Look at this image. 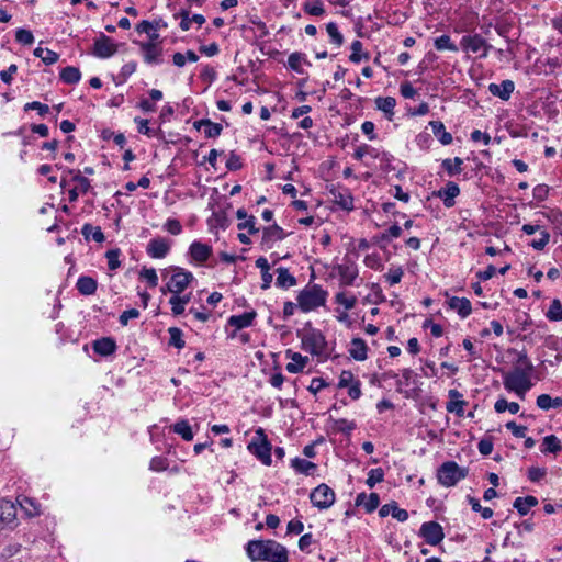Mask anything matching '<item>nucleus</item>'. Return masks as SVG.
I'll return each mask as SVG.
<instances>
[{"instance_id":"obj_60","label":"nucleus","mask_w":562,"mask_h":562,"mask_svg":"<svg viewBox=\"0 0 562 562\" xmlns=\"http://www.w3.org/2000/svg\"><path fill=\"white\" fill-rule=\"evenodd\" d=\"M15 40L22 45H32L34 43V36L32 32L25 29L16 30Z\"/></svg>"},{"instance_id":"obj_18","label":"nucleus","mask_w":562,"mask_h":562,"mask_svg":"<svg viewBox=\"0 0 562 562\" xmlns=\"http://www.w3.org/2000/svg\"><path fill=\"white\" fill-rule=\"evenodd\" d=\"M145 63L149 65H160L162 63V48L156 42L140 43Z\"/></svg>"},{"instance_id":"obj_59","label":"nucleus","mask_w":562,"mask_h":562,"mask_svg":"<svg viewBox=\"0 0 562 562\" xmlns=\"http://www.w3.org/2000/svg\"><path fill=\"white\" fill-rule=\"evenodd\" d=\"M401 235H402V228L398 225L394 224L391 227H389L385 232H383L380 235L379 239L381 241L389 243L392 239L400 237Z\"/></svg>"},{"instance_id":"obj_30","label":"nucleus","mask_w":562,"mask_h":562,"mask_svg":"<svg viewBox=\"0 0 562 562\" xmlns=\"http://www.w3.org/2000/svg\"><path fill=\"white\" fill-rule=\"evenodd\" d=\"M276 285L280 289H290L296 284V279L289 272L288 268L279 267L276 270Z\"/></svg>"},{"instance_id":"obj_45","label":"nucleus","mask_w":562,"mask_h":562,"mask_svg":"<svg viewBox=\"0 0 562 562\" xmlns=\"http://www.w3.org/2000/svg\"><path fill=\"white\" fill-rule=\"evenodd\" d=\"M434 46L437 50L457 52L459 49L458 46L451 42L450 36L446 34L437 37L434 42Z\"/></svg>"},{"instance_id":"obj_54","label":"nucleus","mask_w":562,"mask_h":562,"mask_svg":"<svg viewBox=\"0 0 562 562\" xmlns=\"http://www.w3.org/2000/svg\"><path fill=\"white\" fill-rule=\"evenodd\" d=\"M335 428L339 432L350 435L357 428V424L353 420L340 418L335 422Z\"/></svg>"},{"instance_id":"obj_8","label":"nucleus","mask_w":562,"mask_h":562,"mask_svg":"<svg viewBox=\"0 0 562 562\" xmlns=\"http://www.w3.org/2000/svg\"><path fill=\"white\" fill-rule=\"evenodd\" d=\"M333 270L339 277L340 286H351L359 276L357 263L348 256L344 257L341 263L334 266Z\"/></svg>"},{"instance_id":"obj_40","label":"nucleus","mask_w":562,"mask_h":562,"mask_svg":"<svg viewBox=\"0 0 562 562\" xmlns=\"http://www.w3.org/2000/svg\"><path fill=\"white\" fill-rule=\"evenodd\" d=\"M562 450L561 441L554 435H549L543 438L541 451L543 453H557Z\"/></svg>"},{"instance_id":"obj_12","label":"nucleus","mask_w":562,"mask_h":562,"mask_svg":"<svg viewBox=\"0 0 562 562\" xmlns=\"http://www.w3.org/2000/svg\"><path fill=\"white\" fill-rule=\"evenodd\" d=\"M286 237V233L278 224L270 225L262 229L261 247L266 250L271 249L277 241Z\"/></svg>"},{"instance_id":"obj_33","label":"nucleus","mask_w":562,"mask_h":562,"mask_svg":"<svg viewBox=\"0 0 562 562\" xmlns=\"http://www.w3.org/2000/svg\"><path fill=\"white\" fill-rule=\"evenodd\" d=\"M429 126L431 127L434 135L442 145H450L452 143V135L446 131L441 121H430Z\"/></svg>"},{"instance_id":"obj_25","label":"nucleus","mask_w":562,"mask_h":562,"mask_svg":"<svg viewBox=\"0 0 562 562\" xmlns=\"http://www.w3.org/2000/svg\"><path fill=\"white\" fill-rule=\"evenodd\" d=\"M286 357L291 359V362L285 367L286 371L290 373L302 372L308 363V358L306 356H302L301 353L292 350H286Z\"/></svg>"},{"instance_id":"obj_37","label":"nucleus","mask_w":562,"mask_h":562,"mask_svg":"<svg viewBox=\"0 0 562 562\" xmlns=\"http://www.w3.org/2000/svg\"><path fill=\"white\" fill-rule=\"evenodd\" d=\"M463 159L460 157L446 158L441 162L442 169L447 172L449 177H456L460 175L462 171Z\"/></svg>"},{"instance_id":"obj_51","label":"nucleus","mask_w":562,"mask_h":562,"mask_svg":"<svg viewBox=\"0 0 562 562\" xmlns=\"http://www.w3.org/2000/svg\"><path fill=\"white\" fill-rule=\"evenodd\" d=\"M135 122L138 125V132L140 134H144V135H146L148 137H160L161 136V131L160 130H153V128H150L148 126V121L147 120L136 117Z\"/></svg>"},{"instance_id":"obj_32","label":"nucleus","mask_w":562,"mask_h":562,"mask_svg":"<svg viewBox=\"0 0 562 562\" xmlns=\"http://www.w3.org/2000/svg\"><path fill=\"white\" fill-rule=\"evenodd\" d=\"M194 127L198 128V130L204 127V135L207 138H215V137L220 136L221 133H222V130H223L221 124L213 123V122H211L210 120H206V119H203V120H200V121H195L194 122Z\"/></svg>"},{"instance_id":"obj_61","label":"nucleus","mask_w":562,"mask_h":562,"mask_svg":"<svg viewBox=\"0 0 562 562\" xmlns=\"http://www.w3.org/2000/svg\"><path fill=\"white\" fill-rule=\"evenodd\" d=\"M140 278L145 279L150 288L158 285V276L154 268H144L140 271Z\"/></svg>"},{"instance_id":"obj_41","label":"nucleus","mask_w":562,"mask_h":562,"mask_svg":"<svg viewBox=\"0 0 562 562\" xmlns=\"http://www.w3.org/2000/svg\"><path fill=\"white\" fill-rule=\"evenodd\" d=\"M90 188L89 180L81 176L72 177V201Z\"/></svg>"},{"instance_id":"obj_29","label":"nucleus","mask_w":562,"mask_h":562,"mask_svg":"<svg viewBox=\"0 0 562 562\" xmlns=\"http://www.w3.org/2000/svg\"><path fill=\"white\" fill-rule=\"evenodd\" d=\"M380 504V497L376 493H371L367 495L366 493H360L356 497V505L363 506L367 513L374 512Z\"/></svg>"},{"instance_id":"obj_22","label":"nucleus","mask_w":562,"mask_h":562,"mask_svg":"<svg viewBox=\"0 0 562 562\" xmlns=\"http://www.w3.org/2000/svg\"><path fill=\"white\" fill-rule=\"evenodd\" d=\"M514 89L515 83L509 79L503 80L501 83H490L488 86V91L504 101L510 98Z\"/></svg>"},{"instance_id":"obj_62","label":"nucleus","mask_w":562,"mask_h":562,"mask_svg":"<svg viewBox=\"0 0 562 562\" xmlns=\"http://www.w3.org/2000/svg\"><path fill=\"white\" fill-rule=\"evenodd\" d=\"M173 16H175V19H178V18L181 19L179 26H180V29L182 31H189L190 30L191 24H192V20L190 18V11L189 10L182 9V10H180L179 13H176Z\"/></svg>"},{"instance_id":"obj_20","label":"nucleus","mask_w":562,"mask_h":562,"mask_svg":"<svg viewBox=\"0 0 562 562\" xmlns=\"http://www.w3.org/2000/svg\"><path fill=\"white\" fill-rule=\"evenodd\" d=\"M459 194H460V188L453 181L447 182L446 186L443 188H441L437 193V195L442 200L443 205L446 207H452L456 204L454 199Z\"/></svg>"},{"instance_id":"obj_14","label":"nucleus","mask_w":562,"mask_h":562,"mask_svg":"<svg viewBox=\"0 0 562 562\" xmlns=\"http://www.w3.org/2000/svg\"><path fill=\"white\" fill-rule=\"evenodd\" d=\"M213 249L210 245L194 240L189 247V256L196 265H204L211 257Z\"/></svg>"},{"instance_id":"obj_42","label":"nucleus","mask_w":562,"mask_h":562,"mask_svg":"<svg viewBox=\"0 0 562 562\" xmlns=\"http://www.w3.org/2000/svg\"><path fill=\"white\" fill-rule=\"evenodd\" d=\"M291 465L296 472L303 473V474H310L311 471L316 469L315 463L307 461L305 459H301V458L292 459Z\"/></svg>"},{"instance_id":"obj_27","label":"nucleus","mask_w":562,"mask_h":562,"mask_svg":"<svg viewBox=\"0 0 562 562\" xmlns=\"http://www.w3.org/2000/svg\"><path fill=\"white\" fill-rule=\"evenodd\" d=\"M451 310L456 311L461 318H467L472 313L470 300L465 297L452 296L448 301Z\"/></svg>"},{"instance_id":"obj_23","label":"nucleus","mask_w":562,"mask_h":562,"mask_svg":"<svg viewBox=\"0 0 562 562\" xmlns=\"http://www.w3.org/2000/svg\"><path fill=\"white\" fill-rule=\"evenodd\" d=\"M348 352L356 361H364L368 358L367 342L359 337L352 338L349 344Z\"/></svg>"},{"instance_id":"obj_2","label":"nucleus","mask_w":562,"mask_h":562,"mask_svg":"<svg viewBox=\"0 0 562 562\" xmlns=\"http://www.w3.org/2000/svg\"><path fill=\"white\" fill-rule=\"evenodd\" d=\"M247 557L256 561L288 562V549L276 540H249L245 547Z\"/></svg>"},{"instance_id":"obj_55","label":"nucleus","mask_w":562,"mask_h":562,"mask_svg":"<svg viewBox=\"0 0 562 562\" xmlns=\"http://www.w3.org/2000/svg\"><path fill=\"white\" fill-rule=\"evenodd\" d=\"M169 467V461L167 458L162 456H156L151 458L149 462V470L154 472H161L167 470Z\"/></svg>"},{"instance_id":"obj_1","label":"nucleus","mask_w":562,"mask_h":562,"mask_svg":"<svg viewBox=\"0 0 562 562\" xmlns=\"http://www.w3.org/2000/svg\"><path fill=\"white\" fill-rule=\"evenodd\" d=\"M533 364L525 351L518 353L516 363L512 371L503 374V384L505 390L514 392L521 400L532 387L531 374Z\"/></svg>"},{"instance_id":"obj_50","label":"nucleus","mask_w":562,"mask_h":562,"mask_svg":"<svg viewBox=\"0 0 562 562\" xmlns=\"http://www.w3.org/2000/svg\"><path fill=\"white\" fill-rule=\"evenodd\" d=\"M34 55L41 58L46 65H52L58 59V55L48 48L37 47L34 50Z\"/></svg>"},{"instance_id":"obj_38","label":"nucleus","mask_w":562,"mask_h":562,"mask_svg":"<svg viewBox=\"0 0 562 562\" xmlns=\"http://www.w3.org/2000/svg\"><path fill=\"white\" fill-rule=\"evenodd\" d=\"M375 105L378 110L391 116L394 114L396 100L393 97H379L375 99Z\"/></svg>"},{"instance_id":"obj_49","label":"nucleus","mask_w":562,"mask_h":562,"mask_svg":"<svg viewBox=\"0 0 562 562\" xmlns=\"http://www.w3.org/2000/svg\"><path fill=\"white\" fill-rule=\"evenodd\" d=\"M19 504H20L21 508L30 517H33V516H36L40 514V505L35 501H33L29 497H23L21 501H19Z\"/></svg>"},{"instance_id":"obj_56","label":"nucleus","mask_w":562,"mask_h":562,"mask_svg":"<svg viewBox=\"0 0 562 562\" xmlns=\"http://www.w3.org/2000/svg\"><path fill=\"white\" fill-rule=\"evenodd\" d=\"M384 479V471L381 468L371 469L368 473L366 481L367 485L372 488L376 483L382 482Z\"/></svg>"},{"instance_id":"obj_47","label":"nucleus","mask_w":562,"mask_h":562,"mask_svg":"<svg viewBox=\"0 0 562 562\" xmlns=\"http://www.w3.org/2000/svg\"><path fill=\"white\" fill-rule=\"evenodd\" d=\"M467 498L472 507V510L480 513L483 519H490L493 516V509L490 507H482L477 498L470 495Z\"/></svg>"},{"instance_id":"obj_39","label":"nucleus","mask_w":562,"mask_h":562,"mask_svg":"<svg viewBox=\"0 0 562 562\" xmlns=\"http://www.w3.org/2000/svg\"><path fill=\"white\" fill-rule=\"evenodd\" d=\"M135 29L139 34H147L150 38L149 42H155L159 37V34L157 33V24H154L147 20L140 21Z\"/></svg>"},{"instance_id":"obj_4","label":"nucleus","mask_w":562,"mask_h":562,"mask_svg":"<svg viewBox=\"0 0 562 562\" xmlns=\"http://www.w3.org/2000/svg\"><path fill=\"white\" fill-rule=\"evenodd\" d=\"M297 336L301 338L303 349L312 356H323L326 353V338L319 329L313 327L304 328Z\"/></svg>"},{"instance_id":"obj_53","label":"nucleus","mask_w":562,"mask_h":562,"mask_svg":"<svg viewBox=\"0 0 562 562\" xmlns=\"http://www.w3.org/2000/svg\"><path fill=\"white\" fill-rule=\"evenodd\" d=\"M121 250L119 248L110 249L105 252V258L108 260V267L110 270L114 271L121 266L120 261Z\"/></svg>"},{"instance_id":"obj_9","label":"nucleus","mask_w":562,"mask_h":562,"mask_svg":"<svg viewBox=\"0 0 562 562\" xmlns=\"http://www.w3.org/2000/svg\"><path fill=\"white\" fill-rule=\"evenodd\" d=\"M335 498V492L324 483L315 487L310 495L312 504L321 510L329 508Z\"/></svg>"},{"instance_id":"obj_43","label":"nucleus","mask_w":562,"mask_h":562,"mask_svg":"<svg viewBox=\"0 0 562 562\" xmlns=\"http://www.w3.org/2000/svg\"><path fill=\"white\" fill-rule=\"evenodd\" d=\"M169 345L176 347L177 349H182L186 346V341L183 339V333L178 327H169Z\"/></svg>"},{"instance_id":"obj_24","label":"nucleus","mask_w":562,"mask_h":562,"mask_svg":"<svg viewBox=\"0 0 562 562\" xmlns=\"http://www.w3.org/2000/svg\"><path fill=\"white\" fill-rule=\"evenodd\" d=\"M379 515L381 517H386V516L391 515L393 518H395L396 520H398L401 522H404L408 519L407 510L400 508L396 502H391V503L384 504L380 508Z\"/></svg>"},{"instance_id":"obj_58","label":"nucleus","mask_w":562,"mask_h":562,"mask_svg":"<svg viewBox=\"0 0 562 562\" xmlns=\"http://www.w3.org/2000/svg\"><path fill=\"white\" fill-rule=\"evenodd\" d=\"M550 241V233L546 229L540 231V237L533 239L529 245L536 250H543Z\"/></svg>"},{"instance_id":"obj_6","label":"nucleus","mask_w":562,"mask_h":562,"mask_svg":"<svg viewBox=\"0 0 562 562\" xmlns=\"http://www.w3.org/2000/svg\"><path fill=\"white\" fill-rule=\"evenodd\" d=\"M271 443L269 442L265 430L258 428L255 431V437L248 445V450L257 457L265 465L271 464Z\"/></svg>"},{"instance_id":"obj_17","label":"nucleus","mask_w":562,"mask_h":562,"mask_svg":"<svg viewBox=\"0 0 562 562\" xmlns=\"http://www.w3.org/2000/svg\"><path fill=\"white\" fill-rule=\"evenodd\" d=\"M256 316L257 313L255 311L229 316L227 319V325L234 327L235 330L229 334L228 337L234 338L236 336V330L251 326Z\"/></svg>"},{"instance_id":"obj_34","label":"nucleus","mask_w":562,"mask_h":562,"mask_svg":"<svg viewBox=\"0 0 562 562\" xmlns=\"http://www.w3.org/2000/svg\"><path fill=\"white\" fill-rule=\"evenodd\" d=\"M303 65L311 66V63L306 59V55L303 53H292L288 58V66L297 74H304Z\"/></svg>"},{"instance_id":"obj_11","label":"nucleus","mask_w":562,"mask_h":562,"mask_svg":"<svg viewBox=\"0 0 562 562\" xmlns=\"http://www.w3.org/2000/svg\"><path fill=\"white\" fill-rule=\"evenodd\" d=\"M485 45V38L477 33L463 35L460 40V48L467 54H476L481 58L482 48Z\"/></svg>"},{"instance_id":"obj_21","label":"nucleus","mask_w":562,"mask_h":562,"mask_svg":"<svg viewBox=\"0 0 562 562\" xmlns=\"http://www.w3.org/2000/svg\"><path fill=\"white\" fill-rule=\"evenodd\" d=\"M116 342L111 337H102L92 342V349L101 357H109L116 351Z\"/></svg>"},{"instance_id":"obj_16","label":"nucleus","mask_w":562,"mask_h":562,"mask_svg":"<svg viewBox=\"0 0 562 562\" xmlns=\"http://www.w3.org/2000/svg\"><path fill=\"white\" fill-rule=\"evenodd\" d=\"M117 52V45L106 35H101L94 42L93 53L100 58H109Z\"/></svg>"},{"instance_id":"obj_7","label":"nucleus","mask_w":562,"mask_h":562,"mask_svg":"<svg viewBox=\"0 0 562 562\" xmlns=\"http://www.w3.org/2000/svg\"><path fill=\"white\" fill-rule=\"evenodd\" d=\"M173 273L169 278L166 289L172 294H181L194 280L191 271L181 267H171Z\"/></svg>"},{"instance_id":"obj_63","label":"nucleus","mask_w":562,"mask_h":562,"mask_svg":"<svg viewBox=\"0 0 562 562\" xmlns=\"http://www.w3.org/2000/svg\"><path fill=\"white\" fill-rule=\"evenodd\" d=\"M416 376V373L412 369L405 368L402 370V380L398 381L397 384L411 386L412 384H415Z\"/></svg>"},{"instance_id":"obj_46","label":"nucleus","mask_w":562,"mask_h":562,"mask_svg":"<svg viewBox=\"0 0 562 562\" xmlns=\"http://www.w3.org/2000/svg\"><path fill=\"white\" fill-rule=\"evenodd\" d=\"M303 10L305 13L313 16H321L325 13L324 3L322 0L308 1L304 4Z\"/></svg>"},{"instance_id":"obj_64","label":"nucleus","mask_w":562,"mask_h":562,"mask_svg":"<svg viewBox=\"0 0 562 562\" xmlns=\"http://www.w3.org/2000/svg\"><path fill=\"white\" fill-rule=\"evenodd\" d=\"M356 381H357V379L355 378V375L351 371L344 370L339 376L338 387L346 389Z\"/></svg>"},{"instance_id":"obj_19","label":"nucleus","mask_w":562,"mask_h":562,"mask_svg":"<svg viewBox=\"0 0 562 562\" xmlns=\"http://www.w3.org/2000/svg\"><path fill=\"white\" fill-rule=\"evenodd\" d=\"M16 519V507L13 502L2 498L0 499V522L2 527H11Z\"/></svg>"},{"instance_id":"obj_28","label":"nucleus","mask_w":562,"mask_h":562,"mask_svg":"<svg viewBox=\"0 0 562 562\" xmlns=\"http://www.w3.org/2000/svg\"><path fill=\"white\" fill-rule=\"evenodd\" d=\"M76 289L81 295H93L98 289V281L89 276H80L76 282Z\"/></svg>"},{"instance_id":"obj_5","label":"nucleus","mask_w":562,"mask_h":562,"mask_svg":"<svg viewBox=\"0 0 562 562\" xmlns=\"http://www.w3.org/2000/svg\"><path fill=\"white\" fill-rule=\"evenodd\" d=\"M468 474V470L459 467L454 461H447L437 471L438 482L446 487L457 485Z\"/></svg>"},{"instance_id":"obj_48","label":"nucleus","mask_w":562,"mask_h":562,"mask_svg":"<svg viewBox=\"0 0 562 562\" xmlns=\"http://www.w3.org/2000/svg\"><path fill=\"white\" fill-rule=\"evenodd\" d=\"M335 303L342 305L346 311L352 310L357 304V297L355 295H347L345 292H338L335 295Z\"/></svg>"},{"instance_id":"obj_57","label":"nucleus","mask_w":562,"mask_h":562,"mask_svg":"<svg viewBox=\"0 0 562 562\" xmlns=\"http://www.w3.org/2000/svg\"><path fill=\"white\" fill-rule=\"evenodd\" d=\"M404 276L402 267L390 268L389 272L384 276L390 285H394L401 282Z\"/></svg>"},{"instance_id":"obj_3","label":"nucleus","mask_w":562,"mask_h":562,"mask_svg":"<svg viewBox=\"0 0 562 562\" xmlns=\"http://www.w3.org/2000/svg\"><path fill=\"white\" fill-rule=\"evenodd\" d=\"M328 292L321 285L314 284L311 288L302 290L297 295V305L303 312H311L319 306H324Z\"/></svg>"},{"instance_id":"obj_35","label":"nucleus","mask_w":562,"mask_h":562,"mask_svg":"<svg viewBox=\"0 0 562 562\" xmlns=\"http://www.w3.org/2000/svg\"><path fill=\"white\" fill-rule=\"evenodd\" d=\"M86 241L94 240L97 243L104 241L105 237L100 226H93L92 224H85L81 228Z\"/></svg>"},{"instance_id":"obj_52","label":"nucleus","mask_w":562,"mask_h":562,"mask_svg":"<svg viewBox=\"0 0 562 562\" xmlns=\"http://www.w3.org/2000/svg\"><path fill=\"white\" fill-rule=\"evenodd\" d=\"M326 31L328 33V36L330 37V42L334 43L337 46L342 45L344 43V36L339 32L338 26L335 22H329L326 25Z\"/></svg>"},{"instance_id":"obj_44","label":"nucleus","mask_w":562,"mask_h":562,"mask_svg":"<svg viewBox=\"0 0 562 562\" xmlns=\"http://www.w3.org/2000/svg\"><path fill=\"white\" fill-rule=\"evenodd\" d=\"M546 317L551 322H560L562 321V303L559 299H554L549 310L546 313Z\"/></svg>"},{"instance_id":"obj_15","label":"nucleus","mask_w":562,"mask_h":562,"mask_svg":"<svg viewBox=\"0 0 562 562\" xmlns=\"http://www.w3.org/2000/svg\"><path fill=\"white\" fill-rule=\"evenodd\" d=\"M331 201L344 211L353 210V196L347 188H334L330 190Z\"/></svg>"},{"instance_id":"obj_10","label":"nucleus","mask_w":562,"mask_h":562,"mask_svg":"<svg viewBox=\"0 0 562 562\" xmlns=\"http://www.w3.org/2000/svg\"><path fill=\"white\" fill-rule=\"evenodd\" d=\"M418 535L430 546H438L445 538L443 528L437 521L424 522Z\"/></svg>"},{"instance_id":"obj_31","label":"nucleus","mask_w":562,"mask_h":562,"mask_svg":"<svg viewBox=\"0 0 562 562\" xmlns=\"http://www.w3.org/2000/svg\"><path fill=\"white\" fill-rule=\"evenodd\" d=\"M171 429L175 434L179 435L184 441H192L194 438V431L189 420L179 419L172 426Z\"/></svg>"},{"instance_id":"obj_26","label":"nucleus","mask_w":562,"mask_h":562,"mask_svg":"<svg viewBox=\"0 0 562 562\" xmlns=\"http://www.w3.org/2000/svg\"><path fill=\"white\" fill-rule=\"evenodd\" d=\"M448 394L450 401L447 403L446 409L449 413H456L458 416H463L467 402L462 400V394L457 390H450Z\"/></svg>"},{"instance_id":"obj_13","label":"nucleus","mask_w":562,"mask_h":562,"mask_svg":"<svg viewBox=\"0 0 562 562\" xmlns=\"http://www.w3.org/2000/svg\"><path fill=\"white\" fill-rule=\"evenodd\" d=\"M171 248V244L164 237H156L149 240L146 247L147 255L153 259L165 258Z\"/></svg>"},{"instance_id":"obj_36","label":"nucleus","mask_w":562,"mask_h":562,"mask_svg":"<svg viewBox=\"0 0 562 562\" xmlns=\"http://www.w3.org/2000/svg\"><path fill=\"white\" fill-rule=\"evenodd\" d=\"M538 505V499L535 496L517 497L514 501V507L517 509L519 515L525 516L529 510Z\"/></svg>"}]
</instances>
